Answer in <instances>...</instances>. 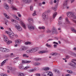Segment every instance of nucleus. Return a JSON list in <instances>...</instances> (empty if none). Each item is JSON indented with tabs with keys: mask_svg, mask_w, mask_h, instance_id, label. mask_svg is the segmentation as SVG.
Masks as SVG:
<instances>
[{
	"mask_svg": "<svg viewBox=\"0 0 76 76\" xmlns=\"http://www.w3.org/2000/svg\"><path fill=\"white\" fill-rule=\"evenodd\" d=\"M6 33V34H9V32H8V31H5Z\"/></svg>",
	"mask_w": 76,
	"mask_h": 76,
	"instance_id": "63",
	"label": "nucleus"
},
{
	"mask_svg": "<svg viewBox=\"0 0 76 76\" xmlns=\"http://www.w3.org/2000/svg\"><path fill=\"white\" fill-rule=\"evenodd\" d=\"M74 50H76V47L74 48Z\"/></svg>",
	"mask_w": 76,
	"mask_h": 76,
	"instance_id": "64",
	"label": "nucleus"
},
{
	"mask_svg": "<svg viewBox=\"0 0 76 76\" xmlns=\"http://www.w3.org/2000/svg\"><path fill=\"white\" fill-rule=\"evenodd\" d=\"M8 1L9 4H13V2H14L13 0H8Z\"/></svg>",
	"mask_w": 76,
	"mask_h": 76,
	"instance_id": "18",
	"label": "nucleus"
},
{
	"mask_svg": "<svg viewBox=\"0 0 76 76\" xmlns=\"http://www.w3.org/2000/svg\"><path fill=\"white\" fill-rule=\"evenodd\" d=\"M40 64L39 63L36 62L34 63V66H38L40 65Z\"/></svg>",
	"mask_w": 76,
	"mask_h": 76,
	"instance_id": "24",
	"label": "nucleus"
},
{
	"mask_svg": "<svg viewBox=\"0 0 76 76\" xmlns=\"http://www.w3.org/2000/svg\"><path fill=\"white\" fill-rule=\"evenodd\" d=\"M65 20L66 23H67L68 24L70 23V22L69 21V19H68V18H65Z\"/></svg>",
	"mask_w": 76,
	"mask_h": 76,
	"instance_id": "17",
	"label": "nucleus"
},
{
	"mask_svg": "<svg viewBox=\"0 0 76 76\" xmlns=\"http://www.w3.org/2000/svg\"><path fill=\"white\" fill-rule=\"evenodd\" d=\"M69 57H70V56H69L68 55L66 56V58H67V59L69 58Z\"/></svg>",
	"mask_w": 76,
	"mask_h": 76,
	"instance_id": "50",
	"label": "nucleus"
},
{
	"mask_svg": "<svg viewBox=\"0 0 76 76\" xmlns=\"http://www.w3.org/2000/svg\"><path fill=\"white\" fill-rule=\"evenodd\" d=\"M38 28L39 29H45V27L44 26H42L41 27H39Z\"/></svg>",
	"mask_w": 76,
	"mask_h": 76,
	"instance_id": "30",
	"label": "nucleus"
},
{
	"mask_svg": "<svg viewBox=\"0 0 76 76\" xmlns=\"http://www.w3.org/2000/svg\"><path fill=\"white\" fill-rule=\"evenodd\" d=\"M15 27L16 29H18V30L19 31H21L22 30L21 27L19 25H16L15 26Z\"/></svg>",
	"mask_w": 76,
	"mask_h": 76,
	"instance_id": "8",
	"label": "nucleus"
},
{
	"mask_svg": "<svg viewBox=\"0 0 76 76\" xmlns=\"http://www.w3.org/2000/svg\"><path fill=\"white\" fill-rule=\"evenodd\" d=\"M35 59L36 60V61H41V59L40 58H35Z\"/></svg>",
	"mask_w": 76,
	"mask_h": 76,
	"instance_id": "33",
	"label": "nucleus"
},
{
	"mask_svg": "<svg viewBox=\"0 0 76 76\" xmlns=\"http://www.w3.org/2000/svg\"><path fill=\"white\" fill-rule=\"evenodd\" d=\"M31 62V61H26V63H29Z\"/></svg>",
	"mask_w": 76,
	"mask_h": 76,
	"instance_id": "45",
	"label": "nucleus"
},
{
	"mask_svg": "<svg viewBox=\"0 0 76 76\" xmlns=\"http://www.w3.org/2000/svg\"><path fill=\"white\" fill-rule=\"evenodd\" d=\"M3 15L5 18H7V19H10V17L8 15L6 14V13H3Z\"/></svg>",
	"mask_w": 76,
	"mask_h": 76,
	"instance_id": "14",
	"label": "nucleus"
},
{
	"mask_svg": "<svg viewBox=\"0 0 76 76\" xmlns=\"http://www.w3.org/2000/svg\"><path fill=\"white\" fill-rule=\"evenodd\" d=\"M67 16L68 17H71V18H72V19H76V16L75 15L74 13L73 12H69L68 13Z\"/></svg>",
	"mask_w": 76,
	"mask_h": 76,
	"instance_id": "3",
	"label": "nucleus"
},
{
	"mask_svg": "<svg viewBox=\"0 0 76 76\" xmlns=\"http://www.w3.org/2000/svg\"><path fill=\"white\" fill-rule=\"evenodd\" d=\"M23 57H26V58H28L29 57V56H27V55L26 54H24L23 55Z\"/></svg>",
	"mask_w": 76,
	"mask_h": 76,
	"instance_id": "27",
	"label": "nucleus"
},
{
	"mask_svg": "<svg viewBox=\"0 0 76 76\" xmlns=\"http://www.w3.org/2000/svg\"><path fill=\"white\" fill-rule=\"evenodd\" d=\"M47 53V50H43L40 51L39 53V54H42L43 53Z\"/></svg>",
	"mask_w": 76,
	"mask_h": 76,
	"instance_id": "21",
	"label": "nucleus"
},
{
	"mask_svg": "<svg viewBox=\"0 0 76 76\" xmlns=\"http://www.w3.org/2000/svg\"><path fill=\"white\" fill-rule=\"evenodd\" d=\"M71 29L72 31V32H75V33H76V30L75 29V28L72 27L71 28Z\"/></svg>",
	"mask_w": 76,
	"mask_h": 76,
	"instance_id": "22",
	"label": "nucleus"
},
{
	"mask_svg": "<svg viewBox=\"0 0 76 76\" xmlns=\"http://www.w3.org/2000/svg\"><path fill=\"white\" fill-rule=\"evenodd\" d=\"M67 72H68V73H70V74H72L73 73L72 71L71 70L69 71L68 70L67 71Z\"/></svg>",
	"mask_w": 76,
	"mask_h": 76,
	"instance_id": "40",
	"label": "nucleus"
},
{
	"mask_svg": "<svg viewBox=\"0 0 76 76\" xmlns=\"http://www.w3.org/2000/svg\"><path fill=\"white\" fill-rule=\"evenodd\" d=\"M8 34L9 37H10V38L11 39H12V38H14L15 37V34L12 31H10Z\"/></svg>",
	"mask_w": 76,
	"mask_h": 76,
	"instance_id": "7",
	"label": "nucleus"
},
{
	"mask_svg": "<svg viewBox=\"0 0 76 76\" xmlns=\"http://www.w3.org/2000/svg\"><path fill=\"white\" fill-rule=\"evenodd\" d=\"M38 50V48H33L31 49L32 51H31L32 53H35V52H36Z\"/></svg>",
	"mask_w": 76,
	"mask_h": 76,
	"instance_id": "10",
	"label": "nucleus"
},
{
	"mask_svg": "<svg viewBox=\"0 0 76 76\" xmlns=\"http://www.w3.org/2000/svg\"><path fill=\"white\" fill-rule=\"evenodd\" d=\"M28 28L30 31H34L35 29V26L32 23H30L28 26Z\"/></svg>",
	"mask_w": 76,
	"mask_h": 76,
	"instance_id": "2",
	"label": "nucleus"
},
{
	"mask_svg": "<svg viewBox=\"0 0 76 76\" xmlns=\"http://www.w3.org/2000/svg\"><path fill=\"white\" fill-rule=\"evenodd\" d=\"M75 0H71V3H73Z\"/></svg>",
	"mask_w": 76,
	"mask_h": 76,
	"instance_id": "56",
	"label": "nucleus"
},
{
	"mask_svg": "<svg viewBox=\"0 0 76 76\" xmlns=\"http://www.w3.org/2000/svg\"><path fill=\"white\" fill-rule=\"evenodd\" d=\"M27 49V48L26 47L24 46H23L21 48H20L19 51H25V50H26Z\"/></svg>",
	"mask_w": 76,
	"mask_h": 76,
	"instance_id": "9",
	"label": "nucleus"
},
{
	"mask_svg": "<svg viewBox=\"0 0 76 76\" xmlns=\"http://www.w3.org/2000/svg\"><path fill=\"white\" fill-rule=\"evenodd\" d=\"M54 71L55 73H58V71H57V69H54Z\"/></svg>",
	"mask_w": 76,
	"mask_h": 76,
	"instance_id": "35",
	"label": "nucleus"
},
{
	"mask_svg": "<svg viewBox=\"0 0 76 76\" xmlns=\"http://www.w3.org/2000/svg\"><path fill=\"white\" fill-rule=\"evenodd\" d=\"M18 17L19 18H20V17H21V15H20V14H18Z\"/></svg>",
	"mask_w": 76,
	"mask_h": 76,
	"instance_id": "58",
	"label": "nucleus"
},
{
	"mask_svg": "<svg viewBox=\"0 0 76 76\" xmlns=\"http://www.w3.org/2000/svg\"><path fill=\"white\" fill-rule=\"evenodd\" d=\"M0 51H1V52H3L4 53H8V52H9L10 51L9 49H7L1 48H0Z\"/></svg>",
	"mask_w": 76,
	"mask_h": 76,
	"instance_id": "6",
	"label": "nucleus"
},
{
	"mask_svg": "<svg viewBox=\"0 0 76 76\" xmlns=\"http://www.w3.org/2000/svg\"><path fill=\"white\" fill-rule=\"evenodd\" d=\"M18 58H19V57H17L14 58V60H17V59H18Z\"/></svg>",
	"mask_w": 76,
	"mask_h": 76,
	"instance_id": "59",
	"label": "nucleus"
},
{
	"mask_svg": "<svg viewBox=\"0 0 76 76\" xmlns=\"http://www.w3.org/2000/svg\"><path fill=\"white\" fill-rule=\"evenodd\" d=\"M28 68H29V66H26L24 68V70H26L27 69H28Z\"/></svg>",
	"mask_w": 76,
	"mask_h": 76,
	"instance_id": "36",
	"label": "nucleus"
},
{
	"mask_svg": "<svg viewBox=\"0 0 76 76\" xmlns=\"http://www.w3.org/2000/svg\"><path fill=\"white\" fill-rule=\"evenodd\" d=\"M36 75L37 76H40V74H36Z\"/></svg>",
	"mask_w": 76,
	"mask_h": 76,
	"instance_id": "55",
	"label": "nucleus"
},
{
	"mask_svg": "<svg viewBox=\"0 0 76 76\" xmlns=\"http://www.w3.org/2000/svg\"><path fill=\"white\" fill-rule=\"evenodd\" d=\"M25 44H26V45H28V44L30 45V44H31V43L30 42H25Z\"/></svg>",
	"mask_w": 76,
	"mask_h": 76,
	"instance_id": "37",
	"label": "nucleus"
},
{
	"mask_svg": "<svg viewBox=\"0 0 76 76\" xmlns=\"http://www.w3.org/2000/svg\"><path fill=\"white\" fill-rule=\"evenodd\" d=\"M19 68L20 69H21V68H22V66H18Z\"/></svg>",
	"mask_w": 76,
	"mask_h": 76,
	"instance_id": "57",
	"label": "nucleus"
},
{
	"mask_svg": "<svg viewBox=\"0 0 76 76\" xmlns=\"http://www.w3.org/2000/svg\"><path fill=\"white\" fill-rule=\"evenodd\" d=\"M15 20L14 19H12L11 20V22H15Z\"/></svg>",
	"mask_w": 76,
	"mask_h": 76,
	"instance_id": "53",
	"label": "nucleus"
},
{
	"mask_svg": "<svg viewBox=\"0 0 76 76\" xmlns=\"http://www.w3.org/2000/svg\"><path fill=\"white\" fill-rule=\"evenodd\" d=\"M59 20H61V19H62V17H61V16H60L59 18Z\"/></svg>",
	"mask_w": 76,
	"mask_h": 76,
	"instance_id": "48",
	"label": "nucleus"
},
{
	"mask_svg": "<svg viewBox=\"0 0 76 76\" xmlns=\"http://www.w3.org/2000/svg\"><path fill=\"white\" fill-rule=\"evenodd\" d=\"M30 7V10H31V11H32V10H33V7H32V6H31Z\"/></svg>",
	"mask_w": 76,
	"mask_h": 76,
	"instance_id": "44",
	"label": "nucleus"
},
{
	"mask_svg": "<svg viewBox=\"0 0 76 76\" xmlns=\"http://www.w3.org/2000/svg\"><path fill=\"white\" fill-rule=\"evenodd\" d=\"M32 0H25L24 2H26V3H29L31 2Z\"/></svg>",
	"mask_w": 76,
	"mask_h": 76,
	"instance_id": "20",
	"label": "nucleus"
},
{
	"mask_svg": "<svg viewBox=\"0 0 76 76\" xmlns=\"http://www.w3.org/2000/svg\"><path fill=\"white\" fill-rule=\"evenodd\" d=\"M32 49H31L30 50H28L26 51V53H32V52H31Z\"/></svg>",
	"mask_w": 76,
	"mask_h": 76,
	"instance_id": "31",
	"label": "nucleus"
},
{
	"mask_svg": "<svg viewBox=\"0 0 76 76\" xmlns=\"http://www.w3.org/2000/svg\"><path fill=\"white\" fill-rule=\"evenodd\" d=\"M28 21L29 22H30V23H31V22H33V19L31 18H29L28 19Z\"/></svg>",
	"mask_w": 76,
	"mask_h": 76,
	"instance_id": "19",
	"label": "nucleus"
},
{
	"mask_svg": "<svg viewBox=\"0 0 76 76\" xmlns=\"http://www.w3.org/2000/svg\"><path fill=\"white\" fill-rule=\"evenodd\" d=\"M50 32H51V31L49 30H48V31H47V33H49Z\"/></svg>",
	"mask_w": 76,
	"mask_h": 76,
	"instance_id": "61",
	"label": "nucleus"
},
{
	"mask_svg": "<svg viewBox=\"0 0 76 76\" xmlns=\"http://www.w3.org/2000/svg\"><path fill=\"white\" fill-rule=\"evenodd\" d=\"M36 15H37V14H36V11H34V12L32 14V16H35Z\"/></svg>",
	"mask_w": 76,
	"mask_h": 76,
	"instance_id": "29",
	"label": "nucleus"
},
{
	"mask_svg": "<svg viewBox=\"0 0 76 76\" xmlns=\"http://www.w3.org/2000/svg\"><path fill=\"white\" fill-rule=\"evenodd\" d=\"M30 72H34V69L30 70Z\"/></svg>",
	"mask_w": 76,
	"mask_h": 76,
	"instance_id": "49",
	"label": "nucleus"
},
{
	"mask_svg": "<svg viewBox=\"0 0 76 76\" xmlns=\"http://www.w3.org/2000/svg\"><path fill=\"white\" fill-rule=\"evenodd\" d=\"M50 22H51V23H52V22H53V21L51 19H50Z\"/></svg>",
	"mask_w": 76,
	"mask_h": 76,
	"instance_id": "62",
	"label": "nucleus"
},
{
	"mask_svg": "<svg viewBox=\"0 0 76 76\" xmlns=\"http://www.w3.org/2000/svg\"><path fill=\"white\" fill-rule=\"evenodd\" d=\"M11 8L12 9V10H18L17 8H16V7L14 6H12L11 7Z\"/></svg>",
	"mask_w": 76,
	"mask_h": 76,
	"instance_id": "25",
	"label": "nucleus"
},
{
	"mask_svg": "<svg viewBox=\"0 0 76 76\" xmlns=\"http://www.w3.org/2000/svg\"><path fill=\"white\" fill-rule=\"evenodd\" d=\"M5 42H6L7 45H9L10 44H11L12 42L10 40H9V39L7 41L6 40Z\"/></svg>",
	"mask_w": 76,
	"mask_h": 76,
	"instance_id": "12",
	"label": "nucleus"
},
{
	"mask_svg": "<svg viewBox=\"0 0 76 76\" xmlns=\"http://www.w3.org/2000/svg\"><path fill=\"white\" fill-rule=\"evenodd\" d=\"M0 76H7V75L6 74H0Z\"/></svg>",
	"mask_w": 76,
	"mask_h": 76,
	"instance_id": "41",
	"label": "nucleus"
},
{
	"mask_svg": "<svg viewBox=\"0 0 76 76\" xmlns=\"http://www.w3.org/2000/svg\"><path fill=\"white\" fill-rule=\"evenodd\" d=\"M52 9L53 10H55V11L57 10V8H55L54 7H52Z\"/></svg>",
	"mask_w": 76,
	"mask_h": 76,
	"instance_id": "42",
	"label": "nucleus"
},
{
	"mask_svg": "<svg viewBox=\"0 0 76 76\" xmlns=\"http://www.w3.org/2000/svg\"><path fill=\"white\" fill-rule=\"evenodd\" d=\"M13 17L14 19H15L16 20H20V23L22 25V26L24 28H25V29H26V26L25 25V24L23 23V22H22V20H21V19L20 18H19V17H17V16H16L15 15H14L13 16Z\"/></svg>",
	"mask_w": 76,
	"mask_h": 76,
	"instance_id": "1",
	"label": "nucleus"
},
{
	"mask_svg": "<svg viewBox=\"0 0 76 76\" xmlns=\"http://www.w3.org/2000/svg\"><path fill=\"white\" fill-rule=\"evenodd\" d=\"M65 76H70V74H67L65 75Z\"/></svg>",
	"mask_w": 76,
	"mask_h": 76,
	"instance_id": "60",
	"label": "nucleus"
},
{
	"mask_svg": "<svg viewBox=\"0 0 76 76\" xmlns=\"http://www.w3.org/2000/svg\"><path fill=\"white\" fill-rule=\"evenodd\" d=\"M69 65L71 66H72V67H73V69H75L76 66H75V65L72 64V63L70 62H69Z\"/></svg>",
	"mask_w": 76,
	"mask_h": 76,
	"instance_id": "16",
	"label": "nucleus"
},
{
	"mask_svg": "<svg viewBox=\"0 0 76 76\" xmlns=\"http://www.w3.org/2000/svg\"><path fill=\"white\" fill-rule=\"evenodd\" d=\"M21 42H22V40L20 39H16L15 41V42L16 44V45H15V47H17L18 45L21 44Z\"/></svg>",
	"mask_w": 76,
	"mask_h": 76,
	"instance_id": "5",
	"label": "nucleus"
},
{
	"mask_svg": "<svg viewBox=\"0 0 76 76\" xmlns=\"http://www.w3.org/2000/svg\"><path fill=\"white\" fill-rule=\"evenodd\" d=\"M7 69H9L10 70H12V67H10L9 66H7Z\"/></svg>",
	"mask_w": 76,
	"mask_h": 76,
	"instance_id": "34",
	"label": "nucleus"
},
{
	"mask_svg": "<svg viewBox=\"0 0 76 76\" xmlns=\"http://www.w3.org/2000/svg\"><path fill=\"white\" fill-rule=\"evenodd\" d=\"M18 76H24V74H23V73H20L19 74Z\"/></svg>",
	"mask_w": 76,
	"mask_h": 76,
	"instance_id": "43",
	"label": "nucleus"
},
{
	"mask_svg": "<svg viewBox=\"0 0 76 76\" xmlns=\"http://www.w3.org/2000/svg\"><path fill=\"white\" fill-rule=\"evenodd\" d=\"M49 69H50L48 67H45L44 68V70L45 71H47V70H49Z\"/></svg>",
	"mask_w": 76,
	"mask_h": 76,
	"instance_id": "28",
	"label": "nucleus"
},
{
	"mask_svg": "<svg viewBox=\"0 0 76 76\" xmlns=\"http://www.w3.org/2000/svg\"><path fill=\"white\" fill-rule=\"evenodd\" d=\"M73 61H72V63H73L76 66V63H75L74 62V61H76V59H73Z\"/></svg>",
	"mask_w": 76,
	"mask_h": 76,
	"instance_id": "32",
	"label": "nucleus"
},
{
	"mask_svg": "<svg viewBox=\"0 0 76 76\" xmlns=\"http://www.w3.org/2000/svg\"><path fill=\"white\" fill-rule=\"evenodd\" d=\"M44 76H53V73L51 72H44Z\"/></svg>",
	"mask_w": 76,
	"mask_h": 76,
	"instance_id": "4",
	"label": "nucleus"
},
{
	"mask_svg": "<svg viewBox=\"0 0 76 76\" xmlns=\"http://www.w3.org/2000/svg\"><path fill=\"white\" fill-rule=\"evenodd\" d=\"M53 47L54 48H57V45L55 44L53 45Z\"/></svg>",
	"mask_w": 76,
	"mask_h": 76,
	"instance_id": "52",
	"label": "nucleus"
},
{
	"mask_svg": "<svg viewBox=\"0 0 76 76\" xmlns=\"http://www.w3.org/2000/svg\"><path fill=\"white\" fill-rule=\"evenodd\" d=\"M53 44H56V45H58V43L56 42H53Z\"/></svg>",
	"mask_w": 76,
	"mask_h": 76,
	"instance_id": "47",
	"label": "nucleus"
},
{
	"mask_svg": "<svg viewBox=\"0 0 76 76\" xmlns=\"http://www.w3.org/2000/svg\"><path fill=\"white\" fill-rule=\"evenodd\" d=\"M42 18L45 20V19H46V15L45 14H43L42 15Z\"/></svg>",
	"mask_w": 76,
	"mask_h": 76,
	"instance_id": "23",
	"label": "nucleus"
},
{
	"mask_svg": "<svg viewBox=\"0 0 76 76\" xmlns=\"http://www.w3.org/2000/svg\"><path fill=\"white\" fill-rule=\"evenodd\" d=\"M22 63H26V61H25L24 60L22 61Z\"/></svg>",
	"mask_w": 76,
	"mask_h": 76,
	"instance_id": "46",
	"label": "nucleus"
},
{
	"mask_svg": "<svg viewBox=\"0 0 76 76\" xmlns=\"http://www.w3.org/2000/svg\"><path fill=\"white\" fill-rule=\"evenodd\" d=\"M7 60H8V59H6L5 60H4V61L1 63V66H3V65H4V64H5L6 62V61H7Z\"/></svg>",
	"mask_w": 76,
	"mask_h": 76,
	"instance_id": "15",
	"label": "nucleus"
},
{
	"mask_svg": "<svg viewBox=\"0 0 76 76\" xmlns=\"http://www.w3.org/2000/svg\"><path fill=\"white\" fill-rule=\"evenodd\" d=\"M46 46L48 47V48H51V45H48V43L46 44Z\"/></svg>",
	"mask_w": 76,
	"mask_h": 76,
	"instance_id": "39",
	"label": "nucleus"
},
{
	"mask_svg": "<svg viewBox=\"0 0 76 76\" xmlns=\"http://www.w3.org/2000/svg\"><path fill=\"white\" fill-rule=\"evenodd\" d=\"M3 37L4 40L5 42H6V41H7V40H8V39H8V38H7V37L6 35H4Z\"/></svg>",
	"mask_w": 76,
	"mask_h": 76,
	"instance_id": "13",
	"label": "nucleus"
},
{
	"mask_svg": "<svg viewBox=\"0 0 76 76\" xmlns=\"http://www.w3.org/2000/svg\"><path fill=\"white\" fill-rule=\"evenodd\" d=\"M14 22H15V23H18V21L16 20H15Z\"/></svg>",
	"mask_w": 76,
	"mask_h": 76,
	"instance_id": "54",
	"label": "nucleus"
},
{
	"mask_svg": "<svg viewBox=\"0 0 76 76\" xmlns=\"http://www.w3.org/2000/svg\"><path fill=\"white\" fill-rule=\"evenodd\" d=\"M57 12H55V13H54L53 15V18L54 19V18H55V17H56V15H57Z\"/></svg>",
	"mask_w": 76,
	"mask_h": 76,
	"instance_id": "26",
	"label": "nucleus"
},
{
	"mask_svg": "<svg viewBox=\"0 0 76 76\" xmlns=\"http://www.w3.org/2000/svg\"><path fill=\"white\" fill-rule=\"evenodd\" d=\"M51 54L53 56H56V55H57V53H52Z\"/></svg>",
	"mask_w": 76,
	"mask_h": 76,
	"instance_id": "38",
	"label": "nucleus"
},
{
	"mask_svg": "<svg viewBox=\"0 0 76 76\" xmlns=\"http://www.w3.org/2000/svg\"><path fill=\"white\" fill-rule=\"evenodd\" d=\"M21 69H22V70L23 69L24 70V66H21Z\"/></svg>",
	"mask_w": 76,
	"mask_h": 76,
	"instance_id": "51",
	"label": "nucleus"
},
{
	"mask_svg": "<svg viewBox=\"0 0 76 76\" xmlns=\"http://www.w3.org/2000/svg\"><path fill=\"white\" fill-rule=\"evenodd\" d=\"M4 7L5 9L7 10L9 9V6L6 4H4Z\"/></svg>",
	"mask_w": 76,
	"mask_h": 76,
	"instance_id": "11",
	"label": "nucleus"
}]
</instances>
